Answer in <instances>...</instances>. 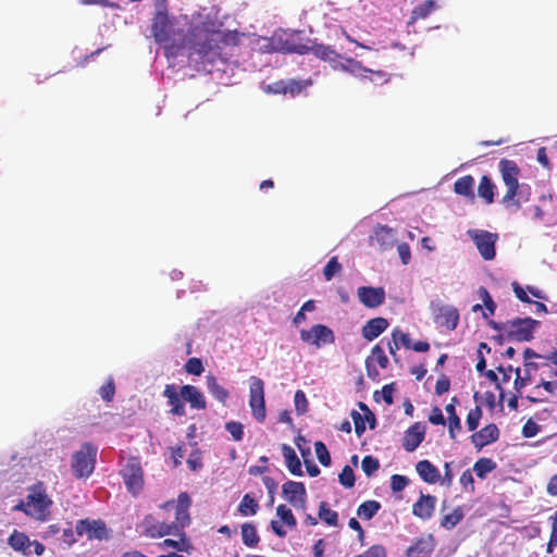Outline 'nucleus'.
<instances>
[{
	"mask_svg": "<svg viewBox=\"0 0 557 557\" xmlns=\"http://www.w3.org/2000/svg\"><path fill=\"white\" fill-rule=\"evenodd\" d=\"M447 421H448V434H449V437L451 440H455L456 438V433L461 430L460 418L458 416L457 417H453V418H447Z\"/></svg>",
	"mask_w": 557,
	"mask_h": 557,
	"instance_id": "0e129e2a",
	"label": "nucleus"
},
{
	"mask_svg": "<svg viewBox=\"0 0 557 557\" xmlns=\"http://www.w3.org/2000/svg\"><path fill=\"white\" fill-rule=\"evenodd\" d=\"M249 406L252 417L258 422H263L267 417L264 382L258 376H250L249 379Z\"/></svg>",
	"mask_w": 557,
	"mask_h": 557,
	"instance_id": "1a4fd4ad",
	"label": "nucleus"
},
{
	"mask_svg": "<svg viewBox=\"0 0 557 557\" xmlns=\"http://www.w3.org/2000/svg\"><path fill=\"white\" fill-rule=\"evenodd\" d=\"M75 531L77 535H86L88 540H106L109 532L102 520L81 519L76 522Z\"/></svg>",
	"mask_w": 557,
	"mask_h": 557,
	"instance_id": "f8f14e48",
	"label": "nucleus"
},
{
	"mask_svg": "<svg viewBox=\"0 0 557 557\" xmlns=\"http://www.w3.org/2000/svg\"><path fill=\"white\" fill-rule=\"evenodd\" d=\"M259 505L249 494H245L238 505V511L243 516H253L257 513Z\"/></svg>",
	"mask_w": 557,
	"mask_h": 557,
	"instance_id": "4c0bfd02",
	"label": "nucleus"
},
{
	"mask_svg": "<svg viewBox=\"0 0 557 557\" xmlns=\"http://www.w3.org/2000/svg\"><path fill=\"white\" fill-rule=\"evenodd\" d=\"M313 54L319 60L330 63L332 69L333 64H336L342 59H344V57L339 54L332 46L323 44H313Z\"/></svg>",
	"mask_w": 557,
	"mask_h": 557,
	"instance_id": "393cba45",
	"label": "nucleus"
},
{
	"mask_svg": "<svg viewBox=\"0 0 557 557\" xmlns=\"http://www.w3.org/2000/svg\"><path fill=\"white\" fill-rule=\"evenodd\" d=\"M294 401H295V409H296V412L297 414H304L307 412L308 410V400H307V397H306V394L298 389L296 391L295 393V396H294Z\"/></svg>",
	"mask_w": 557,
	"mask_h": 557,
	"instance_id": "8fccbe9b",
	"label": "nucleus"
},
{
	"mask_svg": "<svg viewBox=\"0 0 557 557\" xmlns=\"http://www.w3.org/2000/svg\"><path fill=\"white\" fill-rule=\"evenodd\" d=\"M206 384L208 392L220 403L225 404L230 394L226 388L218 383V380L214 375L208 374L206 376Z\"/></svg>",
	"mask_w": 557,
	"mask_h": 557,
	"instance_id": "c85d7f7f",
	"label": "nucleus"
},
{
	"mask_svg": "<svg viewBox=\"0 0 557 557\" xmlns=\"http://www.w3.org/2000/svg\"><path fill=\"white\" fill-rule=\"evenodd\" d=\"M539 432L540 425L532 420H528L522 426V435L527 438L534 437Z\"/></svg>",
	"mask_w": 557,
	"mask_h": 557,
	"instance_id": "bf43d9fd",
	"label": "nucleus"
},
{
	"mask_svg": "<svg viewBox=\"0 0 557 557\" xmlns=\"http://www.w3.org/2000/svg\"><path fill=\"white\" fill-rule=\"evenodd\" d=\"M468 235L473 240L484 260L490 261L495 258V244L498 239V235L496 233H491L484 230H470L468 231Z\"/></svg>",
	"mask_w": 557,
	"mask_h": 557,
	"instance_id": "9d476101",
	"label": "nucleus"
},
{
	"mask_svg": "<svg viewBox=\"0 0 557 557\" xmlns=\"http://www.w3.org/2000/svg\"><path fill=\"white\" fill-rule=\"evenodd\" d=\"M225 430L231 434L232 438L236 442H240L244 437V425L240 422H226Z\"/></svg>",
	"mask_w": 557,
	"mask_h": 557,
	"instance_id": "09e8293b",
	"label": "nucleus"
},
{
	"mask_svg": "<svg viewBox=\"0 0 557 557\" xmlns=\"http://www.w3.org/2000/svg\"><path fill=\"white\" fill-rule=\"evenodd\" d=\"M190 504V497L185 492L178 495L176 503L174 500L165 502L161 505V508L166 511L174 510L175 519L170 523L165 521L153 522L152 517L148 516L145 519V534L151 539L180 534L181 531L190 523V517L188 512Z\"/></svg>",
	"mask_w": 557,
	"mask_h": 557,
	"instance_id": "7ed1b4c3",
	"label": "nucleus"
},
{
	"mask_svg": "<svg viewBox=\"0 0 557 557\" xmlns=\"http://www.w3.org/2000/svg\"><path fill=\"white\" fill-rule=\"evenodd\" d=\"M436 497L430 494H421L412 506V513L421 520H429L435 510Z\"/></svg>",
	"mask_w": 557,
	"mask_h": 557,
	"instance_id": "aec40b11",
	"label": "nucleus"
},
{
	"mask_svg": "<svg viewBox=\"0 0 557 557\" xmlns=\"http://www.w3.org/2000/svg\"><path fill=\"white\" fill-rule=\"evenodd\" d=\"M318 516L327 525L337 527L338 524V513L335 510L330 509L326 502L320 503Z\"/></svg>",
	"mask_w": 557,
	"mask_h": 557,
	"instance_id": "c9c22d12",
	"label": "nucleus"
},
{
	"mask_svg": "<svg viewBox=\"0 0 557 557\" xmlns=\"http://www.w3.org/2000/svg\"><path fill=\"white\" fill-rule=\"evenodd\" d=\"M127 491L137 496L144 488V470L139 458L129 457L120 471Z\"/></svg>",
	"mask_w": 557,
	"mask_h": 557,
	"instance_id": "6e6552de",
	"label": "nucleus"
},
{
	"mask_svg": "<svg viewBox=\"0 0 557 557\" xmlns=\"http://www.w3.org/2000/svg\"><path fill=\"white\" fill-rule=\"evenodd\" d=\"M368 358H373V362L377 363L381 369H386L388 367V358L384 352V349L380 346V344H376L371 349V355Z\"/></svg>",
	"mask_w": 557,
	"mask_h": 557,
	"instance_id": "c03bdc74",
	"label": "nucleus"
},
{
	"mask_svg": "<svg viewBox=\"0 0 557 557\" xmlns=\"http://www.w3.org/2000/svg\"><path fill=\"white\" fill-rule=\"evenodd\" d=\"M360 302L367 308H377L385 301L383 287L361 286L357 290Z\"/></svg>",
	"mask_w": 557,
	"mask_h": 557,
	"instance_id": "dca6fc26",
	"label": "nucleus"
},
{
	"mask_svg": "<svg viewBox=\"0 0 557 557\" xmlns=\"http://www.w3.org/2000/svg\"><path fill=\"white\" fill-rule=\"evenodd\" d=\"M300 339L304 343L314 345L320 348L326 344H333L335 342V335L333 331L324 324H314L309 330L300 331Z\"/></svg>",
	"mask_w": 557,
	"mask_h": 557,
	"instance_id": "9b49d317",
	"label": "nucleus"
},
{
	"mask_svg": "<svg viewBox=\"0 0 557 557\" xmlns=\"http://www.w3.org/2000/svg\"><path fill=\"white\" fill-rule=\"evenodd\" d=\"M181 396L190 404L194 409H206L207 403L202 393L194 385H183L181 387Z\"/></svg>",
	"mask_w": 557,
	"mask_h": 557,
	"instance_id": "b1692460",
	"label": "nucleus"
},
{
	"mask_svg": "<svg viewBox=\"0 0 557 557\" xmlns=\"http://www.w3.org/2000/svg\"><path fill=\"white\" fill-rule=\"evenodd\" d=\"M282 454L285 459V463H286L288 471L294 475H298V476L302 475L301 462H300L298 456L296 455L294 448L287 444H283L282 445Z\"/></svg>",
	"mask_w": 557,
	"mask_h": 557,
	"instance_id": "bb28decb",
	"label": "nucleus"
},
{
	"mask_svg": "<svg viewBox=\"0 0 557 557\" xmlns=\"http://www.w3.org/2000/svg\"><path fill=\"white\" fill-rule=\"evenodd\" d=\"M496 468L495 461L490 458H480L473 466V471L480 479H485L486 474Z\"/></svg>",
	"mask_w": 557,
	"mask_h": 557,
	"instance_id": "58836bf2",
	"label": "nucleus"
},
{
	"mask_svg": "<svg viewBox=\"0 0 557 557\" xmlns=\"http://www.w3.org/2000/svg\"><path fill=\"white\" fill-rule=\"evenodd\" d=\"M463 519V511L460 507L455 508L450 513L444 515L441 519V527L446 530L454 529Z\"/></svg>",
	"mask_w": 557,
	"mask_h": 557,
	"instance_id": "e433bc0d",
	"label": "nucleus"
},
{
	"mask_svg": "<svg viewBox=\"0 0 557 557\" xmlns=\"http://www.w3.org/2000/svg\"><path fill=\"white\" fill-rule=\"evenodd\" d=\"M276 515L288 528H296L297 520L288 507H286L285 505H278L276 508Z\"/></svg>",
	"mask_w": 557,
	"mask_h": 557,
	"instance_id": "a19ab883",
	"label": "nucleus"
},
{
	"mask_svg": "<svg viewBox=\"0 0 557 557\" xmlns=\"http://www.w3.org/2000/svg\"><path fill=\"white\" fill-rule=\"evenodd\" d=\"M398 255L404 264H408L411 260L410 247L407 243H401L397 246Z\"/></svg>",
	"mask_w": 557,
	"mask_h": 557,
	"instance_id": "338daca9",
	"label": "nucleus"
},
{
	"mask_svg": "<svg viewBox=\"0 0 557 557\" xmlns=\"http://www.w3.org/2000/svg\"><path fill=\"white\" fill-rule=\"evenodd\" d=\"M474 178L471 175L459 177L454 184V191L457 195L474 198L473 193Z\"/></svg>",
	"mask_w": 557,
	"mask_h": 557,
	"instance_id": "c756f323",
	"label": "nucleus"
},
{
	"mask_svg": "<svg viewBox=\"0 0 557 557\" xmlns=\"http://www.w3.org/2000/svg\"><path fill=\"white\" fill-rule=\"evenodd\" d=\"M482 414L483 412L480 406H475L468 412L466 423L470 432H473L478 429Z\"/></svg>",
	"mask_w": 557,
	"mask_h": 557,
	"instance_id": "37998d69",
	"label": "nucleus"
},
{
	"mask_svg": "<svg viewBox=\"0 0 557 557\" xmlns=\"http://www.w3.org/2000/svg\"><path fill=\"white\" fill-rule=\"evenodd\" d=\"M546 367V362L540 361H528L524 362L523 374L521 373L520 368L515 369L516 379L513 382V388L517 393H520L522 388H524L528 384L532 382L534 373Z\"/></svg>",
	"mask_w": 557,
	"mask_h": 557,
	"instance_id": "2eb2a0df",
	"label": "nucleus"
},
{
	"mask_svg": "<svg viewBox=\"0 0 557 557\" xmlns=\"http://www.w3.org/2000/svg\"><path fill=\"white\" fill-rule=\"evenodd\" d=\"M184 368L187 373L194 375H200L203 372L202 362L199 358L196 357L189 358Z\"/></svg>",
	"mask_w": 557,
	"mask_h": 557,
	"instance_id": "3c124183",
	"label": "nucleus"
},
{
	"mask_svg": "<svg viewBox=\"0 0 557 557\" xmlns=\"http://www.w3.org/2000/svg\"><path fill=\"white\" fill-rule=\"evenodd\" d=\"M409 483L405 475L394 474L391 478V488L393 492H401Z\"/></svg>",
	"mask_w": 557,
	"mask_h": 557,
	"instance_id": "13d9d810",
	"label": "nucleus"
},
{
	"mask_svg": "<svg viewBox=\"0 0 557 557\" xmlns=\"http://www.w3.org/2000/svg\"><path fill=\"white\" fill-rule=\"evenodd\" d=\"M361 468L366 475L370 478L379 470L380 461L371 455L364 456L361 461Z\"/></svg>",
	"mask_w": 557,
	"mask_h": 557,
	"instance_id": "79ce46f5",
	"label": "nucleus"
},
{
	"mask_svg": "<svg viewBox=\"0 0 557 557\" xmlns=\"http://www.w3.org/2000/svg\"><path fill=\"white\" fill-rule=\"evenodd\" d=\"M187 466L191 471H197L202 468V457L199 449H194L187 458Z\"/></svg>",
	"mask_w": 557,
	"mask_h": 557,
	"instance_id": "6e6d98bb",
	"label": "nucleus"
},
{
	"mask_svg": "<svg viewBox=\"0 0 557 557\" xmlns=\"http://www.w3.org/2000/svg\"><path fill=\"white\" fill-rule=\"evenodd\" d=\"M341 270L342 264L338 262L337 257H332L323 269V276L326 281H331Z\"/></svg>",
	"mask_w": 557,
	"mask_h": 557,
	"instance_id": "de8ad7c7",
	"label": "nucleus"
},
{
	"mask_svg": "<svg viewBox=\"0 0 557 557\" xmlns=\"http://www.w3.org/2000/svg\"><path fill=\"white\" fill-rule=\"evenodd\" d=\"M373 239L385 249L393 244V230L386 225L380 226L375 230Z\"/></svg>",
	"mask_w": 557,
	"mask_h": 557,
	"instance_id": "f704fd0d",
	"label": "nucleus"
},
{
	"mask_svg": "<svg viewBox=\"0 0 557 557\" xmlns=\"http://www.w3.org/2000/svg\"><path fill=\"white\" fill-rule=\"evenodd\" d=\"M284 498L294 507L304 508L306 505L307 492L302 482L287 481L282 486Z\"/></svg>",
	"mask_w": 557,
	"mask_h": 557,
	"instance_id": "ddd939ff",
	"label": "nucleus"
},
{
	"mask_svg": "<svg viewBox=\"0 0 557 557\" xmlns=\"http://www.w3.org/2000/svg\"><path fill=\"white\" fill-rule=\"evenodd\" d=\"M369 73L373 75L372 77H368L369 81L372 82V83H375V84H387L391 81L389 74L386 73L385 71H382V70H377V71L371 70V72H369Z\"/></svg>",
	"mask_w": 557,
	"mask_h": 557,
	"instance_id": "680f3d73",
	"label": "nucleus"
},
{
	"mask_svg": "<svg viewBox=\"0 0 557 557\" xmlns=\"http://www.w3.org/2000/svg\"><path fill=\"white\" fill-rule=\"evenodd\" d=\"M494 190L495 185L491 178L487 175H483L478 187L479 197L483 198L486 203H492L494 201Z\"/></svg>",
	"mask_w": 557,
	"mask_h": 557,
	"instance_id": "72a5a7b5",
	"label": "nucleus"
},
{
	"mask_svg": "<svg viewBox=\"0 0 557 557\" xmlns=\"http://www.w3.org/2000/svg\"><path fill=\"white\" fill-rule=\"evenodd\" d=\"M434 322L448 331H454L459 323V312L453 306H438L434 310Z\"/></svg>",
	"mask_w": 557,
	"mask_h": 557,
	"instance_id": "4468645a",
	"label": "nucleus"
},
{
	"mask_svg": "<svg viewBox=\"0 0 557 557\" xmlns=\"http://www.w3.org/2000/svg\"><path fill=\"white\" fill-rule=\"evenodd\" d=\"M355 557H387L386 548L381 544L370 546L362 554L356 555Z\"/></svg>",
	"mask_w": 557,
	"mask_h": 557,
	"instance_id": "864d4df0",
	"label": "nucleus"
},
{
	"mask_svg": "<svg viewBox=\"0 0 557 557\" xmlns=\"http://www.w3.org/2000/svg\"><path fill=\"white\" fill-rule=\"evenodd\" d=\"M425 435V428L420 422L413 423L406 432L403 438V447L406 451L411 453L416 450L423 442Z\"/></svg>",
	"mask_w": 557,
	"mask_h": 557,
	"instance_id": "6ab92c4d",
	"label": "nucleus"
},
{
	"mask_svg": "<svg viewBox=\"0 0 557 557\" xmlns=\"http://www.w3.org/2000/svg\"><path fill=\"white\" fill-rule=\"evenodd\" d=\"M436 546L432 534H426L417 539L407 549V557H430Z\"/></svg>",
	"mask_w": 557,
	"mask_h": 557,
	"instance_id": "f3484780",
	"label": "nucleus"
},
{
	"mask_svg": "<svg viewBox=\"0 0 557 557\" xmlns=\"http://www.w3.org/2000/svg\"><path fill=\"white\" fill-rule=\"evenodd\" d=\"M114 394H115V385H114V382L112 379H110L106 384H103L100 388H99V395L100 397L109 403L113 399L114 397Z\"/></svg>",
	"mask_w": 557,
	"mask_h": 557,
	"instance_id": "5fc2aeb1",
	"label": "nucleus"
},
{
	"mask_svg": "<svg viewBox=\"0 0 557 557\" xmlns=\"http://www.w3.org/2000/svg\"><path fill=\"white\" fill-rule=\"evenodd\" d=\"M511 286H512V290H513L516 297L520 301L527 302V304L532 302V300L529 298V296L527 294V290L518 282H512Z\"/></svg>",
	"mask_w": 557,
	"mask_h": 557,
	"instance_id": "69168bd1",
	"label": "nucleus"
},
{
	"mask_svg": "<svg viewBox=\"0 0 557 557\" xmlns=\"http://www.w3.org/2000/svg\"><path fill=\"white\" fill-rule=\"evenodd\" d=\"M151 33L156 42L163 45L166 57H178L183 54V50L187 47V34L183 29L175 27L174 20L170 18L165 5L159 8L151 23Z\"/></svg>",
	"mask_w": 557,
	"mask_h": 557,
	"instance_id": "f03ea898",
	"label": "nucleus"
},
{
	"mask_svg": "<svg viewBox=\"0 0 557 557\" xmlns=\"http://www.w3.org/2000/svg\"><path fill=\"white\" fill-rule=\"evenodd\" d=\"M281 51L285 53H297V54H307V53H313V45L308 46L305 44H295L286 41L284 47L281 48Z\"/></svg>",
	"mask_w": 557,
	"mask_h": 557,
	"instance_id": "ea45409f",
	"label": "nucleus"
},
{
	"mask_svg": "<svg viewBox=\"0 0 557 557\" xmlns=\"http://www.w3.org/2000/svg\"><path fill=\"white\" fill-rule=\"evenodd\" d=\"M314 449L320 463L324 467H329L331 465V456L325 444L321 441H318L314 443Z\"/></svg>",
	"mask_w": 557,
	"mask_h": 557,
	"instance_id": "a18cd8bd",
	"label": "nucleus"
},
{
	"mask_svg": "<svg viewBox=\"0 0 557 557\" xmlns=\"http://www.w3.org/2000/svg\"><path fill=\"white\" fill-rule=\"evenodd\" d=\"M416 470L420 478L429 484L436 483L441 475L438 469L429 460H420L416 465Z\"/></svg>",
	"mask_w": 557,
	"mask_h": 557,
	"instance_id": "a878e982",
	"label": "nucleus"
},
{
	"mask_svg": "<svg viewBox=\"0 0 557 557\" xmlns=\"http://www.w3.org/2000/svg\"><path fill=\"white\" fill-rule=\"evenodd\" d=\"M389 323L387 319L383 317H376L373 319H370L361 330V334L364 339L371 342L375 338H377L382 333H384Z\"/></svg>",
	"mask_w": 557,
	"mask_h": 557,
	"instance_id": "4be33fe9",
	"label": "nucleus"
},
{
	"mask_svg": "<svg viewBox=\"0 0 557 557\" xmlns=\"http://www.w3.org/2000/svg\"><path fill=\"white\" fill-rule=\"evenodd\" d=\"M488 325L495 331H506L509 342H530L534 338V332L540 322L527 317L516 318L506 322L490 320Z\"/></svg>",
	"mask_w": 557,
	"mask_h": 557,
	"instance_id": "39448f33",
	"label": "nucleus"
},
{
	"mask_svg": "<svg viewBox=\"0 0 557 557\" xmlns=\"http://www.w3.org/2000/svg\"><path fill=\"white\" fill-rule=\"evenodd\" d=\"M238 41L239 34L236 30L224 32L196 26L190 30L187 39L188 66L197 72L210 74L227 62L228 55L224 51L225 48L235 47Z\"/></svg>",
	"mask_w": 557,
	"mask_h": 557,
	"instance_id": "f257e3e1",
	"label": "nucleus"
},
{
	"mask_svg": "<svg viewBox=\"0 0 557 557\" xmlns=\"http://www.w3.org/2000/svg\"><path fill=\"white\" fill-rule=\"evenodd\" d=\"M242 539L243 543L247 547H257L260 537L258 535L257 529L253 523L251 522H245L242 524Z\"/></svg>",
	"mask_w": 557,
	"mask_h": 557,
	"instance_id": "7c9ffc66",
	"label": "nucleus"
},
{
	"mask_svg": "<svg viewBox=\"0 0 557 557\" xmlns=\"http://www.w3.org/2000/svg\"><path fill=\"white\" fill-rule=\"evenodd\" d=\"M499 429L495 423H490L482 428L480 431L474 432L470 440L476 450H481L483 447L498 441Z\"/></svg>",
	"mask_w": 557,
	"mask_h": 557,
	"instance_id": "a211bd4d",
	"label": "nucleus"
},
{
	"mask_svg": "<svg viewBox=\"0 0 557 557\" xmlns=\"http://www.w3.org/2000/svg\"><path fill=\"white\" fill-rule=\"evenodd\" d=\"M499 172L507 187L500 202L505 208L518 211L522 203L530 200L531 187L527 184H519L520 169L513 160L502 159L499 161Z\"/></svg>",
	"mask_w": 557,
	"mask_h": 557,
	"instance_id": "20e7f679",
	"label": "nucleus"
},
{
	"mask_svg": "<svg viewBox=\"0 0 557 557\" xmlns=\"http://www.w3.org/2000/svg\"><path fill=\"white\" fill-rule=\"evenodd\" d=\"M393 341L397 342L399 346H403L407 349L411 348V339L408 333H404L400 329L396 327L392 332Z\"/></svg>",
	"mask_w": 557,
	"mask_h": 557,
	"instance_id": "603ef678",
	"label": "nucleus"
},
{
	"mask_svg": "<svg viewBox=\"0 0 557 557\" xmlns=\"http://www.w3.org/2000/svg\"><path fill=\"white\" fill-rule=\"evenodd\" d=\"M8 543L16 552H22L24 555L30 554L29 547L32 543L29 541V537L25 533L15 530L10 535Z\"/></svg>",
	"mask_w": 557,
	"mask_h": 557,
	"instance_id": "cd10ccee",
	"label": "nucleus"
},
{
	"mask_svg": "<svg viewBox=\"0 0 557 557\" xmlns=\"http://www.w3.org/2000/svg\"><path fill=\"white\" fill-rule=\"evenodd\" d=\"M338 481L346 488L354 487L356 479L354 470L351 469L350 466H345L343 468L342 472L338 475Z\"/></svg>",
	"mask_w": 557,
	"mask_h": 557,
	"instance_id": "49530a36",
	"label": "nucleus"
},
{
	"mask_svg": "<svg viewBox=\"0 0 557 557\" xmlns=\"http://www.w3.org/2000/svg\"><path fill=\"white\" fill-rule=\"evenodd\" d=\"M435 9V2L433 0H425L422 3L413 8L411 17L408 24H413L418 20L428 17Z\"/></svg>",
	"mask_w": 557,
	"mask_h": 557,
	"instance_id": "2f4dec72",
	"label": "nucleus"
},
{
	"mask_svg": "<svg viewBox=\"0 0 557 557\" xmlns=\"http://www.w3.org/2000/svg\"><path fill=\"white\" fill-rule=\"evenodd\" d=\"M430 423L434 425H445L446 419L442 412V409L440 407H433L431 410V413L429 416Z\"/></svg>",
	"mask_w": 557,
	"mask_h": 557,
	"instance_id": "052dcab7",
	"label": "nucleus"
},
{
	"mask_svg": "<svg viewBox=\"0 0 557 557\" xmlns=\"http://www.w3.org/2000/svg\"><path fill=\"white\" fill-rule=\"evenodd\" d=\"M450 388V381L449 379L445 375V374H442L438 380L436 381V384H435V394L436 395H443L445 393H447Z\"/></svg>",
	"mask_w": 557,
	"mask_h": 557,
	"instance_id": "e2e57ef3",
	"label": "nucleus"
},
{
	"mask_svg": "<svg viewBox=\"0 0 557 557\" xmlns=\"http://www.w3.org/2000/svg\"><path fill=\"white\" fill-rule=\"evenodd\" d=\"M262 482H263L265 488L268 490V493H269V496H270V500L272 503L273 499H274V494H275V492L277 490V483L271 476H263L262 478Z\"/></svg>",
	"mask_w": 557,
	"mask_h": 557,
	"instance_id": "774afa93",
	"label": "nucleus"
},
{
	"mask_svg": "<svg viewBox=\"0 0 557 557\" xmlns=\"http://www.w3.org/2000/svg\"><path fill=\"white\" fill-rule=\"evenodd\" d=\"M351 419L355 424V432L358 436H361L366 431V416L362 417L358 411H351Z\"/></svg>",
	"mask_w": 557,
	"mask_h": 557,
	"instance_id": "4d7b16f0",
	"label": "nucleus"
},
{
	"mask_svg": "<svg viewBox=\"0 0 557 557\" xmlns=\"http://www.w3.org/2000/svg\"><path fill=\"white\" fill-rule=\"evenodd\" d=\"M168 404L171 406L170 413L173 416H185V406L182 400L181 392L178 393L174 384H166L163 391Z\"/></svg>",
	"mask_w": 557,
	"mask_h": 557,
	"instance_id": "5701e85b",
	"label": "nucleus"
},
{
	"mask_svg": "<svg viewBox=\"0 0 557 557\" xmlns=\"http://www.w3.org/2000/svg\"><path fill=\"white\" fill-rule=\"evenodd\" d=\"M52 500L46 494L41 482L34 484L27 496L26 509L24 511L39 521H45L49 513Z\"/></svg>",
	"mask_w": 557,
	"mask_h": 557,
	"instance_id": "423d86ee",
	"label": "nucleus"
},
{
	"mask_svg": "<svg viewBox=\"0 0 557 557\" xmlns=\"http://www.w3.org/2000/svg\"><path fill=\"white\" fill-rule=\"evenodd\" d=\"M334 71H343L355 77L366 78L364 75L367 72H371V69H368L362 65V63L354 58H345L342 59L336 64H333Z\"/></svg>",
	"mask_w": 557,
	"mask_h": 557,
	"instance_id": "412c9836",
	"label": "nucleus"
},
{
	"mask_svg": "<svg viewBox=\"0 0 557 557\" xmlns=\"http://www.w3.org/2000/svg\"><path fill=\"white\" fill-rule=\"evenodd\" d=\"M381 509L377 500H366L357 508V516L363 520H371Z\"/></svg>",
	"mask_w": 557,
	"mask_h": 557,
	"instance_id": "473e14b6",
	"label": "nucleus"
},
{
	"mask_svg": "<svg viewBox=\"0 0 557 557\" xmlns=\"http://www.w3.org/2000/svg\"><path fill=\"white\" fill-rule=\"evenodd\" d=\"M97 448L90 444L85 443L81 449L73 455L72 470L77 479L88 478L96 463Z\"/></svg>",
	"mask_w": 557,
	"mask_h": 557,
	"instance_id": "0eeeda50",
	"label": "nucleus"
}]
</instances>
